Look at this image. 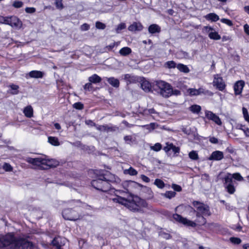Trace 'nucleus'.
I'll use <instances>...</instances> for the list:
<instances>
[{"label":"nucleus","mask_w":249,"mask_h":249,"mask_svg":"<svg viewBox=\"0 0 249 249\" xmlns=\"http://www.w3.org/2000/svg\"><path fill=\"white\" fill-rule=\"evenodd\" d=\"M177 68L180 71L185 73L189 72L190 70L187 66L179 63L177 65Z\"/></svg>","instance_id":"c756f323"},{"label":"nucleus","mask_w":249,"mask_h":249,"mask_svg":"<svg viewBox=\"0 0 249 249\" xmlns=\"http://www.w3.org/2000/svg\"><path fill=\"white\" fill-rule=\"evenodd\" d=\"M124 141L127 143H130L132 141V136L130 135L125 136L124 137Z\"/></svg>","instance_id":"4d7b16f0"},{"label":"nucleus","mask_w":249,"mask_h":249,"mask_svg":"<svg viewBox=\"0 0 249 249\" xmlns=\"http://www.w3.org/2000/svg\"><path fill=\"white\" fill-rule=\"evenodd\" d=\"M122 123L124 125L128 127H131L134 126V124H129L127 121L125 120H124Z\"/></svg>","instance_id":"0e129e2a"},{"label":"nucleus","mask_w":249,"mask_h":249,"mask_svg":"<svg viewBox=\"0 0 249 249\" xmlns=\"http://www.w3.org/2000/svg\"><path fill=\"white\" fill-rule=\"evenodd\" d=\"M116 181L115 177L109 172L102 171L99 174H97V178L92 180L91 185L96 189L107 192L111 188V182Z\"/></svg>","instance_id":"7ed1b4c3"},{"label":"nucleus","mask_w":249,"mask_h":249,"mask_svg":"<svg viewBox=\"0 0 249 249\" xmlns=\"http://www.w3.org/2000/svg\"><path fill=\"white\" fill-rule=\"evenodd\" d=\"M141 87L142 89L145 92H149L151 90V84L146 81L144 80L141 83Z\"/></svg>","instance_id":"c85d7f7f"},{"label":"nucleus","mask_w":249,"mask_h":249,"mask_svg":"<svg viewBox=\"0 0 249 249\" xmlns=\"http://www.w3.org/2000/svg\"><path fill=\"white\" fill-rule=\"evenodd\" d=\"M116 45V43L115 42H114L112 44H110V45H109L108 46H107V48L109 50H111V49H112L114 46H115Z\"/></svg>","instance_id":"338daca9"},{"label":"nucleus","mask_w":249,"mask_h":249,"mask_svg":"<svg viewBox=\"0 0 249 249\" xmlns=\"http://www.w3.org/2000/svg\"><path fill=\"white\" fill-rule=\"evenodd\" d=\"M124 173L125 175L136 176L138 174V172L135 169L130 167L129 169L124 170Z\"/></svg>","instance_id":"473e14b6"},{"label":"nucleus","mask_w":249,"mask_h":249,"mask_svg":"<svg viewBox=\"0 0 249 249\" xmlns=\"http://www.w3.org/2000/svg\"><path fill=\"white\" fill-rule=\"evenodd\" d=\"M89 29V24L87 23H84L82 24L80 27V29L81 31H86L88 30Z\"/></svg>","instance_id":"864d4df0"},{"label":"nucleus","mask_w":249,"mask_h":249,"mask_svg":"<svg viewBox=\"0 0 249 249\" xmlns=\"http://www.w3.org/2000/svg\"><path fill=\"white\" fill-rule=\"evenodd\" d=\"M10 87L12 90L11 91L12 94H17L18 93L19 87L18 85L12 84Z\"/></svg>","instance_id":"a19ab883"},{"label":"nucleus","mask_w":249,"mask_h":249,"mask_svg":"<svg viewBox=\"0 0 249 249\" xmlns=\"http://www.w3.org/2000/svg\"><path fill=\"white\" fill-rule=\"evenodd\" d=\"M127 195V193L121 190L116 191V197L113 198L112 200L114 202L118 203L124 205L129 210L133 212H139L138 206L137 202H135V197L132 198L131 200L126 199L124 196Z\"/></svg>","instance_id":"20e7f679"},{"label":"nucleus","mask_w":249,"mask_h":249,"mask_svg":"<svg viewBox=\"0 0 249 249\" xmlns=\"http://www.w3.org/2000/svg\"><path fill=\"white\" fill-rule=\"evenodd\" d=\"M205 18L207 20H211L212 22H215L219 19V16L213 13L207 14Z\"/></svg>","instance_id":"bb28decb"},{"label":"nucleus","mask_w":249,"mask_h":249,"mask_svg":"<svg viewBox=\"0 0 249 249\" xmlns=\"http://www.w3.org/2000/svg\"><path fill=\"white\" fill-rule=\"evenodd\" d=\"M230 241L235 245L240 244L241 243V240L239 238L232 237L230 238Z\"/></svg>","instance_id":"37998d69"},{"label":"nucleus","mask_w":249,"mask_h":249,"mask_svg":"<svg viewBox=\"0 0 249 249\" xmlns=\"http://www.w3.org/2000/svg\"><path fill=\"white\" fill-rule=\"evenodd\" d=\"M62 216L66 220L75 221L79 218V215L75 211L71 209H66L62 212Z\"/></svg>","instance_id":"0eeeda50"},{"label":"nucleus","mask_w":249,"mask_h":249,"mask_svg":"<svg viewBox=\"0 0 249 249\" xmlns=\"http://www.w3.org/2000/svg\"><path fill=\"white\" fill-rule=\"evenodd\" d=\"M158 126V124L155 123H151L149 124L141 125L140 126L142 127L145 128L147 130H148L149 132L155 129L156 128V126Z\"/></svg>","instance_id":"2f4dec72"},{"label":"nucleus","mask_w":249,"mask_h":249,"mask_svg":"<svg viewBox=\"0 0 249 249\" xmlns=\"http://www.w3.org/2000/svg\"><path fill=\"white\" fill-rule=\"evenodd\" d=\"M9 25L13 28L20 29L22 26V23L20 19L16 16H11V20Z\"/></svg>","instance_id":"ddd939ff"},{"label":"nucleus","mask_w":249,"mask_h":249,"mask_svg":"<svg viewBox=\"0 0 249 249\" xmlns=\"http://www.w3.org/2000/svg\"><path fill=\"white\" fill-rule=\"evenodd\" d=\"M231 179L232 178L239 181H243L244 180L243 178L241 176L240 173H235L233 174H231Z\"/></svg>","instance_id":"58836bf2"},{"label":"nucleus","mask_w":249,"mask_h":249,"mask_svg":"<svg viewBox=\"0 0 249 249\" xmlns=\"http://www.w3.org/2000/svg\"><path fill=\"white\" fill-rule=\"evenodd\" d=\"M213 85L220 91L223 90L226 86L222 78L217 74L214 77Z\"/></svg>","instance_id":"9d476101"},{"label":"nucleus","mask_w":249,"mask_h":249,"mask_svg":"<svg viewBox=\"0 0 249 249\" xmlns=\"http://www.w3.org/2000/svg\"><path fill=\"white\" fill-rule=\"evenodd\" d=\"M105 79L108 82V83L112 86L115 88H118L120 85V82L118 79L114 77H105Z\"/></svg>","instance_id":"b1692460"},{"label":"nucleus","mask_w":249,"mask_h":249,"mask_svg":"<svg viewBox=\"0 0 249 249\" xmlns=\"http://www.w3.org/2000/svg\"><path fill=\"white\" fill-rule=\"evenodd\" d=\"M26 161L43 170L55 167L59 164V162L55 160L46 159L42 158H28L26 159Z\"/></svg>","instance_id":"39448f33"},{"label":"nucleus","mask_w":249,"mask_h":249,"mask_svg":"<svg viewBox=\"0 0 249 249\" xmlns=\"http://www.w3.org/2000/svg\"><path fill=\"white\" fill-rule=\"evenodd\" d=\"M189 109L194 113L198 114L201 110V107L197 105H194L189 107Z\"/></svg>","instance_id":"72a5a7b5"},{"label":"nucleus","mask_w":249,"mask_h":249,"mask_svg":"<svg viewBox=\"0 0 249 249\" xmlns=\"http://www.w3.org/2000/svg\"><path fill=\"white\" fill-rule=\"evenodd\" d=\"M224 158L223 153L220 151H215L213 152L210 157L209 160H220Z\"/></svg>","instance_id":"6ab92c4d"},{"label":"nucleus","mask_w":249,"mask_h":249,"mask_svg":"<svg viewBox=\"0 0 249 249\" xmlns=\"http://www.w3.org/2000/svg\"><path fill=\"white\" fill-rule=\"evenodd\" d=\"M154 184L160 189L164 188L165 186L164 182L162 180L158 178L155 179Z\"/></svg>","instance_id":"4c0bfd02"},{"label":"nucleus","mask_w":249,"mask_h":249,"mask_svg":"<svg viewBox=\"0 0 249 249\" xmlns=\"http://www.w3.org/2000/svg\"><path fill=\"white\" fill-rule=\"evenodd\" d=\"M11 20V17H5L2 24L9 25Z\"/></svg>","instance_id":"13d9d810"},{"label":"nucleus","mask_w":249,"mask_h":249,"mask_svg":"<svg viewBox=\"0 0 249 249\" xmlns=\"http://www.w3.org/2000/svg\"><path fill=\"white\" fill-rule=\"evenodd\" d=\"M148 30L149 33L151 34L159 33L161 31L160 27L156 24L150 25L149 26Z\"/></svg>","instance_id":"4be33fe9"},{"label":"nucleus","mask_w":249,"mask_h":249,"mask_svg":"<svg viewBox=\"0 0 249 249\" xmlns=\"http://www.w3.org/2000/svg\"><path fill=\"white\" fill-rule=\"evenodd\" d=\"M25 11L28 13H33L35 12V9L34 8L27 7L25 9Z\"/></svg>","instance_id":"680f3d73"},{"label":"nucleus","mask_w":249,"mask_h":249,"mask_svg":"<svg viewBox=\"0 0 249 249\" xmlns=\"http://www.w3.org/2000/svg\"><path fill=\"white\" fill-rule=\"evenodd\" d=\"M172 93L171 94V96L173 95H178L181 94L180 91L178 89H172Z\"/></svg>","instance_id":"052dcab7"},{"label":"nucleus","mask_w":249,"mask_h":249,"mask_svg":"<svg viewBox=\"0 0 249 249\" xmlns=\"http://www.w3.org/2000/svg\"><path fill=\"white\" fill-rule=\"evenodd\" d=\"M189 157L192 160H196L199 159L198 155L196 151L193 150L189 153Z\"/></svg>","instance_id":"c9c22d12"},{"label":"nucleus","mask_w":249,"mask_h":249,"mask_svg":"<svg viewBox=\"0 0 249 249\" xmlns=\"http://www.w3.org/2000/svg\"><path fill=\"white\" fill-rule=\"evenodd\" d=\"M132 50L130 48L124 47L120 49L119 53L121 56H126L130 54Z\"/></svg>","instance_id":"cd10ccee"},{"label":"nucleus","mask_w":249,"mask_h":249,"mask_svg":"<svg viewBox=\"0 0 249 249\" xmlns=\"http://www.w3.org/2000/svg\"><path fill=\"white\" fill-rule=\"evenodd\" d=\"M226 208L228 211H231L233 210V207L232 206H231L229 204H226Z\"/></svg>","instance_id":"69168bd1"},{"label":"nucleus","mask_w":249,"mask_h":249,"mask_svg":"<svg viewBox=\"0 0 249 249\" xmlns=\"http://www.w3.org/2000/svg\"><path fill=\"white\" fill-rule=\"evenodd\" d=\"M66 242V239L59 236L55 237L52 241L53 246L55 247L57 249H61Z\"/></svg>","instance_id":"f8f14e48"},{"label":"nucleus","mask_w":249,"mask_h":249,"mask_svg":"<svg viewBox=\"0 0 249 249\" xmlns=\"http://www.w3.org/2000/svg\"><path fill=\"white\" fill-rule=\"evenodd\" d=\"M97 130L106 132H113L117 130L118 127L108 124L98 125L96 127Z\"/></svg>","instance_id":"2eb2a0df"},{"label":"nucleus","mask_w":249,"mask_h":249,"mask_svg":"<svg viewBox=\"0 0 249 249\" xmlns=\"http://www.w3.org/2000/svg\"><path fill=\"white\" fill-rule=\"evenodd\" d=\"M126 28V25L124 23H121L119 24L116 29V33H119L122 30H123Z\"/></svg>","instance_id":"a18cd8bd"},{"label":"nucleus","mask_w":249,"mask_h":249,"mask_svg":"<svg viewBox=\"0 0 249 249\" xmlns=\"http://www.w3.org/2000/svg\"><path fill=\"white\" fill-rule=\"evenodd\" d=\"M142 29L143 26L140 22H134L128 28V30L132 32L141 31Z\"/></svg>","instance_id":"dca6fc26"},{"label":"nucleus","mask_w":249,"mask_h":249,"mask_svg":"<svg viewBox=\"0 0 249 249\" xmlns=\"http://www.w3.org/2000/svg\"><path fill=\"white\" fill-rule=\"evenodd\" d=\"M162 148L161 144L160 143H156L153 146H150L151 150L158 152L161 150Z\"/></svg>","instance_id":"ea45409f"},{"label":"nucleus","mask_w":249,"mask_h":249,"mask_svg":"<svg viewBox=\"0 0 249 249\" xmlns=\"http://www.w3.org/2000/svg\"><path fill=\"white\" fill-rule=\"evenodd\" d=\"M88 80L92 84H96L101 82L102 81V78L97 74H94L89 77Z\"/></svg>","instance_id":"a878e982"},{"label":"nucleus","mask_w":249,"mask_h":249,"mask_svg":"<svg viewBox=\"0 0 249 249\" xmlns=\"http://www.w3.org/2000/svg\"><path fill=\"white\" fill-rule=\"evenodd\" d=\"M63 0H55V4L57 8L62 9L63 8Z\"/></svg>","instance_id":"de8ad7c7"},{"label":"nucleus","mask_w":249,"mask_h":249,"mask_svg":"<svg viewBox=\"0 0 249 249\" xmlns=\"http://www.w3.org/2000/svg\"><path fill=\"white\" fill-rule=\"evenodd\" d=\"M141 178L142 180L143 181L146 183H148L150 181V178L144 175H142L141 176Z\"/></svg>","instance_id":"6e6d98bb"},{"label":"nucleus","mask_w":249,"mask_h":249,"mask_svg":"<svg viewBox=\"0 0 249 249\" xmlns=\"http://www.w3.org/2000/svg\"><path fill=\"white\" fill-rule=\"evenodd\" d=\"M2 168L6 172H11L13 170V167L10 164L6 162L3 165Z\"/></svg>","instance_id":"79ce46f5"},{"label":"nucleus","mask_w":249,"mask_h":249,"mask_svg":"<svg viewBox=\"0 0 249 249\" xmlns=\"http://www.w3.org/2000/svg\"><path fill=\"white\" fill-rule=\"evenodd\" d=\"M176 193L174 191H166L165 193L162 194V196L169 199H171L176 196Z\"/></svg>","instance_id":"f704fd0d"},{"label":"nucleus","mask_w":249,"mask_h":249,"mask_svg":"<svg viewBox=\"0 0 249 249\" xmlns=\"http://www.w3.org/2000/svg\"><path fill=\"white\" fill-rule=\"evenodd\" d=\"M143 114L145 116L150 115L153 119L156 120H158L160 117V113L153 108L144 109Z\"/></svg>","instance_id":"4468645a"},{"label":"nucleus","mask_w":249,"mask_h":249,"mask_svg":"<svg viewBox=\"0 0 249 249\" xmlns=\"http://www.w3.org/2000/svg\"><path fill=\"white\" fill-rule=\"evenodd\" d=\"M209 141L212 143L216 144L218 142V139L214 137H210Z\"/></svg>","instance_id":"bf43d9fd"},{"label":"nucleus","mask_w":249,"mask_h":249,"mask_svg":"<svg viewBox=\"0 0 249 249\" xmlns=\"http://www.w3.org/2000/svg\"><path fill=\"white\" fill-rule=\"evenodd\" d=\"M245 83L243 81H238L236 82L234 86V90L236 95H239L242 93L244 87Z\"/></svg>","instance_id":"f3484780"},{"label":"nucleus","mask_w":249,"mask_h":249,"mask_svg":"<svg viewBox=\"0 0 249 249\" xmlns=\"http://www.w3.org/2000/svg\"><path fill=\"white\" fill-rule=\"evenodd\" d=\"M31 242L17 240L13 233L0 236V249H33Z\"/></svg>","instance_id":"f03ea898"},{"label":"nucleus","mask_w":249,"mask_h":249,"mask_svg":"<svg viewBox=\"0 0 249 249\" xmlns=\"http://www.w3.org/2000/svg\"><path fill=\"white\" fill-rule=\"evenodd\" d=\"M166 145V146L163 148V150L165 152H168L170 150H172L175 154L179 153L180 151L179 147L176 146L172 143L167 142Z\"/></svg>","instance_id":"a211bd4d"},{"label":"nucleus","mask_w":249,"mask_h":249,"mask_svg":"<svg viewBox=\"0 0 249 249\" xmlns=\"http://www.w3.org/2000/svg\"><path fill=\"white\" fill-rule=\"evenodd\" d=\"M83 88L86 91H91L95 90L94 88L92 85V84L90 82H89L88 83H86L84 86Z\"/></svg>","instance_id":"e433bc0d"},{"label":"nucleus","mask_w":249,"mask_h":249,"mask_svg":"<svg viewBox=\"0 0 249 249\" xmlns=\"http://www.w3.org/2000/svg\"><path fill=\"white\" fill-rule=\"evenodd\" d=\"M193 205L196 208V209L190 206H187L186 208L189 211L190 213H192L196 214V219L195 221L196 222L188 220L177 213L173 214V218L176 221L189 227H195L196 226V222L202 225L205 224L206 223V220L204 216H209L211 214L209 207L197 201H194Z\"/></svg>","instance_id":"f257e3e1"},{"label":"nucleus","mask_w":249,"mask_h":249,"mask_svg":"<svg viewBox=\"0 0 249 249\" xmlns=\"http://www.w3.org/2000/svg\"><path fill=\"white\" fill-rule=\"evenodd\" d=\"M244 133L247 137H249V128L247 127L245 130H244Z\"/></svg>","instance_id":"774afa93"},{"label":"nucleus","mask_w":249,"mask_h":249,"mask_svg":"<svg viewBox=\"0 0 249 249\" xmlns=\"http://www.w3.org/2000/svg\"><path fill=\"white\" fill-rule=\"evenodd\" d=\"M172 188L176 191L180 192L182 190L181 187L180 186L176 184H173L172 185Z\"/></svg>","instance_id":"603ef678"},{"label":"nucleus","mask_w":249,"mask_h":249,"mask_svg":"<svg viewBox=\"0 0 249 249\" xmlns=\"http://www.w3.org/2000/svg\"><path fill=\"white\" fill-rule=\"evenodd\" d=\"M44 75V73L39 71H32L28 74L30 78H42Z\"/></svg>","instance_id":"aec40b11"},{"label":"nucleus","mask_w":249,"mask_h":249,"mask_svg":"<svg viewBox=\"0 0 249 249\" xmlns=\"http://www.w3.org/2000/svg\"><path fill=\"white\" fill-rule=\"evenodd\" d=\"M221 22L225 23L230 26H231L233 25L232 21L228 19L227 18H222L220 20Z\"/></svg>","instance_id":"3c124183"},{"label":"nucleus","mask_w":249,"mask_h":249,"mask_svg":"<svg viewBox=\"0 0 249 249\" xmlns=\"http://www.w3.org/2000/svg\"><path fill=\"white\" fill-rule=\"evenodd\" d=\"M225 187L229 193L232 194L234 193L235 189L233 185L232 179H231V174H229L224 178Z\"/></svg>","instance_id":"1a4fd4ad"},{"label":"nucleus","mask_w":249,"mask_h":249,"mask_svg":"<svg viewBox=\"0 0 249 249\" xmlns=\"http://www.w3.org/2000/svg\"><path fill=\"white\" fill-rule=\"evenodd\" d=\"M135 202H137L138 206V211H141V208H145L147 207V203L144 199H141L139 197L135 196Z\"/></svg>","instance_id":"412c9836"},{"label":"nucleus","mask_w":249,"mask_h":249,"mask_svg":"<svg viewBox=\"0 0 249 249\" xmlns=\"http://www.w3.org/2000/svg\"><path fill=\"white\" fill-rule=\"evenodd\" d=\"M73 107L77 109H82L84 107V105L81 102H77L73 104Z\"/></svg>","instance_id":"8fccbe9b"},{"label":"nucleus","mask_w":249,"mask_h":249,"mask_svg":"<svg viewBox=\"0 0 249 249\" xmlns=\"http://www.w3.org/2000/svg\"><path fill=\"white\" fill-rule=\"evenodd\" d=\"M23 2L20 1H15L13 3V6L16 8H19L23 6Z\"/></svg>","instance_id":"09e8293b"},{"label":"nucleus","mask_w":249,"mask_h":249,"mask_svg":"<svg viewBox=\"0 0 249 249\" xmlns=\"http://www.w3.org/2000/svg\"><path fill=\"white\" fill-rule=\"evenodd\" d=\"M203 30L208 34L209 37L211 39L217 40L221 39V36L218 34V32L211 26H204Z\"/></svg>","instance_id":"6e6552de"},{"label":"nucleus","mask_w":249,"mask_h":249,"mask_svg":"<svg viewBox=\"0 0 249 249\" xmlns=\"http://www.w3.org/2000/svg\"><path fill=\"white\" fill-rule=\"evenodd\" d=\"M48 142L53 146H58L60 145L58 139L55 137L50 136L48 138Z\"/></svg>","instance_id":"7c9ffc66"},{"label":"nucleus","mask_w":249,"mask_h":249,"mask_svg":"<svg viewBox=\"0 0 249 249\" xmlns=\"http://www.w3.org/2000/svg\"><path fill=\"white\" fill-rule=\"evenodd\" d=\"M187 92L191 96H196L204 93V89L202 88H199L198 89H189L187 90Z\"/></svg>","instance_id":"393cba45"},{"label":"nucleus","mask_w":249,"mask_h":249,"mask_svg":"<svg viewBox=\"0 0 249 249\" xmlns=\"http://www.w3.org/2000/svg\"><path fill=\"white\" fill-rule=\"evenodd\" d=\"M95 26L96 28L102 30L105 29L106 27V25L104 23L101 22L100 21H97L96 22Z\"/></svg>","instance_id":"49530a36"},{"label":"nucleus","mask_w":249,"mask_h":249,"mask_svg":"<svg viewBox=\"0 0 249 249\" xmlns=\"http://www.w3.org/2000/svg\"><path fill=\"white\" fill-rule=\"evenodd\" d=\"M206 117L210 120L213 121L216 124L220 125L222 124V122L220 118L213 112L206 110L205 112Z\"/></svg>","instance_id":"9b49d317"},{"label":"nucleus","mask_w":249,"mask_h":249,"mask_svg":"<svg viewBox=\"0 0 249 249\" xmlns=\"http://www.w3.org/2000/svg\"><path fill=\"white\" fill-rule=\"evenodd\" d=\"M165 65L166 67L169 69L175 68L177 67L176 63L174 61H169L166 62Z\"/></svg>","instance_id":"c03bdc74"},{"label":"nucleus","mask_w":249,"mask_h":249,"mask_svg":"<svg viewBox=\"0 0 249 249\" xmlns=\"http://www.w3.org/2000/svg\"><path fill=\"white\" fill-rule=\"evenodd\" d=\"M242 112L245 119L249 116L248 110L246 108L244 107L242 108Z\"/></svg>","instance_id":"5fc2aeb1"},{"label":"nucleus","mask_w":249,"mask_h":249,"mask_svg":"<svg viewBox=\"0 0 249 249\" xmlns=\"http://www.w3.org/2000/svg\"><path fill=\"white\" fill-rule=\"evenodd\" d=\"M33 108L31 105L26 107L23 110L24 115L27 118H31L33 116Z\"/></svg>","instance_id":"5701e85b"},{"label":"nucleus","mask_w":249,"mask_h":249,"mask_svg":"<svg viewBox=\"0 0 249 249\" xmlns=\"http://www.w3.org/2000/svg\"><path fill=\"white\" fill-rule=\"evenodd\" d=\"M155 86L158 89V92L163 97L168 98L172 93V87L168 83L161 80L155 82Z\"/></svg>","instance_id":"423d86ee"},{"label":"nucleus","mask_w":249,"mask_h":249,"mask_svg":"<svg viewBox=\"0 0 249 249\" xmlns=\"http://www.w3.org/2000/svg\"><path fill=\"white\" fill-rule=\"evenodd\" d=\"M244 29L245 32L248 35H249V25L247 24H246L244 26Z\"/></svg>","instance_id":"e2e57ef3"}]
</instances>
